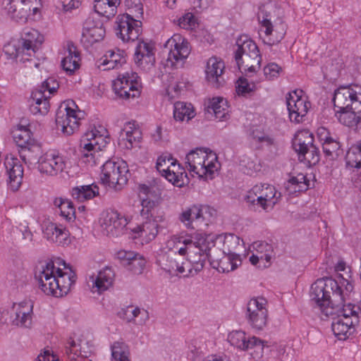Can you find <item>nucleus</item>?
<instances>
[{"label": "nucleus", "instance_id": "obj_1", "mask_svg": "<svg viewBox=\"0 0 361 361\" xmlns=\"http://www.w3.org/2000/svg\"><path fill=\"white\" fill-rule=\"evenodd\" d=\"M310 296L314 308L320 312L322 319L336 316L347 317L350 320L355 317L359 320V307L351 303L343 305L341 288L332 278L317 279L311 286Z\"/></svg>", "mask_w": 361, "mask_h": 361}, {"label": "nucleus", "instance_id": "obj_2", "mask_svg": "<svg viewBox=\"0 0 361 361\" xmlns=\"http://www.w3.org/2000/svg\"><path fill=\"white\" fill-rule=\"evenodd\" d=\"M61 264L68 271H63L60 268H56L54 262L49 261L42 265L35 272V278L39 282L40 288L47 295H53L56 297L66 295L75 281V274L69 264L59 259V264Z\"/></svg>", "mask_w": 361, "mask_h": 361}, {"label": "nucleus", "instance_id": "obj_3", "mask_svg": "<svg viewBox=\"0 0 361 361\" xmlns=\"http://www.w3.org/2000/svg\"><path fill=\"white\" fill-rule=\"evenodd\" d=\"M235 45L234 58L240 72L254 73L259 69L262 57L255 42L243 35L238 38Z\"/></svg>", "mask_w": 361, "mask_h": 361}, {"label": "nucleus", "instance_id": "obj_4", "mask_svg": "<svg viewBox=\"0 0 361 361\" xmlns=\"http://www.w3.org/2000/svg\"><path fill=\"white\" fill-rule=\"evenodd\" d=\"M97 133L96 130L87 132L80 140L81 159L90 166L102 164L106 158L102 149L107 144V137Z\"/></svg>", "mask_w": 361, "mask_h": 361}, {"label": "nucleus", "instance_id": "obj_5", "mask_svg": "<svg viewBox=\"0 0 361 361\" xmlns=\"http://www.w3.org/2000/svg\"><path fill=\"white\" fill-rule=\"evenodd\" d=\"M216 159V154L212 152L207 153L202 148H197L187 154L186 164L191 172L202 178L207 174L213 173L216 168V164L213 161Z\"/></svg>", "mask_w": 361, "mask_h": 361}, {"label": "nucleus", "instance_id": "obj_6", "mask_svg": "<svg viewBox=\"0 0 361 361\" xmlns=\"http://www.w3.org/2000/svg\"><path fill=\"white\" fill-rule=\"evenodd\" d=\"M101 180L104 184L119 190L127 183L128 169L126 162L108 160L102 165Z\"/></svg>", "mask_w": 361, "mask_h": 361}, {"label": "nucleus", "instance_id": "obj_7", "mask_svg": "<svg viewBox=\"0 0 361 361\" xmlns=\"http://www.w3.org/2000/svg\"><path fill=\"white\" fill-rule=\"evenodd\" d=\"M74 107L78 108L73 101H67L64 109H60L56 113V126L66 135H71L78 130L80 121L84 116L83 111L75 110Z\"/></svg>", "mask_w": 361, "mask_h": 361}, {"label": "nucleus", "instance_id": "obj_8", "mask_svg": "<svg viewBox=\"0 0 361 361\" xmlns=\"http://www.w3.org/2000/svg\"><path fill=\"white\" fill-rule=\"evenodd\" d=\"M165 51L168 53L167 63L171 66H182L190 53L188 40L180 34H174L164 44Z\"/></svg>", "mask_w": 361, "mask_h": 361}, {"label": "nucleus", "instance_id": "obj_9", "mask_svg": "<svg viewBox=\"0 0 361 361\" xmlns=\"http://www.w3.org/2000/svg\"><path fill=\"white\" fill-rule=\"evenodd\" d=\"M4 9L13 20L25 23L32 10L35 14L41 5L40 0H4Z\"/></svg>", "mask_w": 361, "mask_h": 361}, {"label": "nucleus", "instance_id": "obj_10", "mask_svg": "<svg viewBox=\"0 0 361 361\" xmlns=\"http://www.w3.org/2000/svg\"><path fill=\"white\" fill-rule=\"evenodd\" d=\"M277 191L273 185L262 184L255 185L245 195V200L250 205L260 207L267 210L269 207L273 208L276 204L274 197Z\"/></svg>", "mask_w": 361, "mask_h": 361}, {"label": "nucleus", "instance_id": "obj_11", "mask_svg": "<svg viewBox=\"0 0 361 361\" xmlns=\"http://www.w3.org/2000/svg\"><path fill=\"white\" fill-rule=\"evenodd\" d=\"M140 78L135 72L126 73L113 82L116 94L124 99L135 98L140 94Z\"/></svg>", "mask_w": 361, "mask_h": 361}, {"label": "nucleus", "instance_id": "obj_12", "mask_svg": "<svg viewBox=\"0 0 361 361\" xmlns=\"http://www.w3.org/2000/svg\"><path fill=\"white\" fill-rule=\"evenodd\" d=\"M127 224V219L113 209L104 212L100 220L102 233L111 238L122 235Z\"/></svg>", "mask_w": 361, "mask_h": 361}, {"label": "nucleus", "instance_id": "obj_13", "mask_svg": "<svg viewBox=\"0 0 361 361\" xmlns=\"http://www.w3.org/2000/svg\"><path fill=\"white\" fill-rule=\"evenodd\" d=\"M116 23V34L123 42H134L142 32L141 21L133 18L128 13L119 16Z\"/></svg>", "mask_w": 361, "mask_h": 361}, {"label": "nucleus", "instance_id": "obj_14", "mask_svg": "<svg viewBox=\"0 0 361 361\" xmlns=\"http://www.w3.org/2000/svg\"><path fill=\"white\" fill-rule=\"evenodd\" d=\"M267 301L263 298H252L247 305L246 317L252 328L262 330L267 322Z\"/></svg>", "mask_w": 361, "mask_h": 361}, {"label": "nucleus", "instance_id": "obj_15", "mask_svg": "<svg viewBox=\"0 0 361 361\" xmlns=\"http://www.w3.org/2000/svg\"><path fill=\"white\" fill-rule=\"evenodd\" d=\"M356 101L361 103V87L359 85L342 86L334 92L333 102L337 110L352 109Z\"/></svg>", "mask_w": 361, "mask_h": 361}, {"label": "nucleus", "instance_id": "obj_16", "mask_svg": "<svg viewBox=\"0 0 361 361\" xmlns=\"http://www.w3.org/2000/svg\"><path fill=\"white\" fill-rule=\"evenodd\" d=\"M302 90H295L286 97L287 109L291 121L300 123L307 114L310 102L302 98Z\"/></svg>", "mask_w": 361, "mask_h": 361}, {"label": "nucleus", "instance_id": "obj_17", "mask_svg": "<svg viewBox=\"0 0 361 361\" xmlns=\"http://www.w3.org/2000/svg\"><path fill=\"white\" fill-rule=\"evenodd\" d=\"M70 164L68 159L63 157L46 154L39 160L38 169L42 173L56 176L65 171Z\"/></svg>", "mask_w": 361, "mask_h": 361}, {"label": "nucleus", "instance_id": "obj_18", "mask_svg": "<svg viewBox=\"0 0 361 361\" xmlns=\"http://www.w3.org/2000/svg\"><path fill=\"white\" fill-rule=\"evenodd\" d=\"M33 303L31 300H25L14 303L12 307V323L13 325L30 328L32 321Z\"/></svg>", "mask_w": 361, "mask_h": 361}, {"label": "nucleus", "instance_id": "obj_19", "mask_svg": "<svg viewBox=\"0 0 361 361\" xmlns=\"http://www.w3.org/2000/svg\"><path fill=\"white\" fill-rule=\"evenodd\" d=\"M186 255H180L175 252H166L163 256V269L170 274H182L183 276H189L192 269L183 262Z\"/></svg>", "mask_w": 361, "mask_h": 361}, {"label": "nucleus", "instance_id": "obj_20", "mask_svg": "<svg viewBox=\"0 0 361 361\" xmlns=\"http://www.w3.org/2000/svg\"><path fill=\"white\" fill-rule=\"evenodd\" d=\"M221 245L222 246L221 248L222 255H232L235 257H239L238 252L244 248L243 240L232 233L219 235L216 238L214 248L217 250Z\"/></svg>", "mask_w": 361, "mask_h": 361}, {"label": "nucleus", "instance_id": "obj_21", "mask_svg": "<svg viewBox=\"0 0 361 361\" xmlns=\"http://www.w3.org/2000/svg\"><path fill=\"white\" fill-rule=\"evenodd\" d=\"M4 166L8 177V184L13 191L19 189L23 181V168L20 161L12 156H7Z\"/></svg>", "mask_w": 361, "mask_h": 361}, {"label": "nucleus", "instance_id": "obj_22", "mask_svg": "<svg viewBox=\"0 0 361 361\" xmlns=\"http://www.w3.org/2000/svg\"><path fill=\"white\" fill-rule=\"evenodd\" d=\"M222 255V257H219L216 248H213L212 253L209 254L212 266L219 272L228 273L235 269L241 264L239 257L228 255Z\"/></svg>", "mask_w": 361, "mask_h": 361}, {"label": "nucleus", "instance_id": "obj_23", "mask_svg": "<svg viewBox=\"0 0 361 361\" xmlns=\"http://www.w3.org/2000/svg\"><path fill=\"white\" fill-rule=\"evenodd\" d=\"M228 340L231 345L241 349L247 350L256 348L258 350L262 352L264 348L263 341L255 336L247 339L245 332L242 331H235L229 334Z\"/></svg>", "mask_w": 361, "mask_h": 361}, {"label": "nucleus", "instance_id": "obj_24", "mask_svg": "<svg viewBox=\"0 0 361 361\" xmlns=\"http://www.w3.org/2000/svg\"><path fill=\"white\" fill-rule=\"evenodd\" d=\"M153 49V47L149 43L140 42L135 52V63L144 70L152 68L155 63Z\"/></svg>", "mask_w": 361, "mask_h": 361}, {"label": "nucleus", "instance_id": "obj_25", "mask_svg": "<svg viewBox=\"0 0 361 361\" xmlns=\"http://www.w3.org/2000/svg\"><path fill=\"white\" fill-rule=\"evenodd\" d=\"M105 35V29L100 21L88 18L84 24L82 39L90 44L101 41Z\"/></svg>", "mask_w": 361, "mask_h": 361}, {"label": "nucleus", "instance_id": "obj_26", "mask_svg": "<svg viewBox=\"0 0 361 361\" xmlns=\"http://www.w3.org/2000/svg\"><path fill=\"white\" fill-rule=\"evenodd\" d=\"M224 69V63L221 59L216 57L210 58L205 71L207 80L214 87H219L224 82L222 77Z\"/></svg>", "mask_w": 361, "mask_h": 361}, {"label": "nucleus", "instance_id": "obj_27", "mask_svg": "<svg viewBox=\"0 0 361 361\" xmlns=\"http://www.w3.org/2000/svg\"><path fill=\"white\" fill-rule=\"evenodd\" d=\"M334 321L331 324L334 335L340 340H345L350 335L354 327L358 324V319L354 317L352 320L347 317H331Z\"/></svg>", "mask_w": 361, "mask_h": 361}, {"label": "nucleus", "instance_id": "obj_28", "mask_svg": "<svg viewBox=\"0 0 361 361\" xmlns=\"http://www.w3.org/2000/svg\"><path fill=\"white\" fill-rule=\"evenodd\" d=\"M43 233L47 240L59 245H64L68 242L69 232L62 226L49 222L43 227Z\"/></svg>", "mask_w": 361, "mask_h": 361}, {"label": "nucleus", "instance_id": "obj_29", "mask_svg": "<svg viewBox=\"0 0 361 361\" xmlns=\"http://www.w3.org/2000/svg\"><path fill=\"white\" fill-rule=\"evenodd\" d=\"M336 116L340 123L349 127L357 126L361 121V103L356 101L355 107L336 110Z\"/></svg>", "mask_w": 361, "mask_h": 361}, {"label": "nucleus", "instance_id": "obj_30", "mask_svg": "<svg viewBox=\"0 0 361 361\" xmlns=\"http://www.w3.org/2000/svg\"><path fill=\"white\" fill-rule=\"evenodd\" d=\"M65 54L61 61L62 68L67 74L72 75L80 68V52L73 43L68 42Z\"/></svg>", "mask_w": 361, "mask_h": 361}, {"label": "nucleus", "instance_id": "obj_31", "mask_svg": "<svg viewBox=\"0 0 361 361\" xmlns=\"http://www.w3.org/2000/svg\"><path fill=\"white\" fill-rule=\"evenodd\" d=\"M66 353L71 360L78 361V358L87 357L91 353V350L87 342L82 338L74 340L70 338L67 342Z\"/></svg>", "mask_w": 361, "mask_h": 361}, {"label": "nucleus", "instance_id": "obj_32", "mask_svg": "<svg viewBox=\"0 0 361 361\" xmlns=\"http://www.w3.org/2000/svg\"><path fill=\"white\" fill-rule=\"evenodd\" d=\"M269 27V30L267 31L266 27L262 29L261 31L264 32V34L262 37L264 43L271 46L278 44L283 39L286 32V26L281 20H279Z\"/></svg>", "mask_w": 361, "mask_h": 361}, {"label": "nucleus", "instance_id": "obj_33", "mask_svg": "<svg viewBox=\"0 0 361 361\" xmlns=\"http://www.w3.org/2000/svg\"><path fill=\"white\" fill-rule=\"evenodd\" d=\"M134 235L133 238H142V243H148L155 238L158 233V224L156 221L149 219L142 225L137 226L132 230Z\"/></svg>", "mask_w": 361, "mask_h": 361}, {"label": "nucleus", "instance_id": "obj_34", "mask_svg": "<svg viewBox=\"0 0 361 361\" xmlns=\"http://www.w3.org/2000/svg\"><path fill=\"white\" fill-rule=\"evenodd\" d=\"M22 47L27 51L35 52L44 41V37L35 29L25 28L21 35Z\"/></svg>", "mask_w": 361, "mask_h": 361}, {"label": "nucleus", "instance_id": "obj_35", "mask_svg": "<svg viewBox=\"0 0 361 361\" xmlns=\"http://www.w3.org/2000/svg\"><path fill=\"white\" fill-rule=\"evenodd\" d=\"M93 283L92 288L101 293L108 290L114 280V272L110 267H105L100 270L96 276L91 277Z\"/></svg>", "mask_w": 361, "mask_h": 361}, {"label": "nucleus", "instance_id": "obj_36", "mask_svg": "<svg viewBox=\"0 0 361 361\" xmlns=\"http://www.w3.org/2000/svg\"><path fill=\"white\" fill-rule=\"evenodd\" d=\"M124 54V51L120 49L107 51L100 59L98 67H103L104 70H111L122 66L126 63Z\"/></svg>", "mask_w": 361, "mask_h": 361}, {"label": "nucleus", "instance_id": "obj_37", "mask_svg": "<svg viewBox=\"0 0 361 361\" xmlns=\"http://www.w3.org/2000/svg\"><path fill=\"white\" fill-rule=\"evenodd\" d=\"M314 136L307 130L298 131L293 139L292 145L301 159V154H305L307 150L313 145Z\"/></svg>", "mask_w": 361, "mask_h": 361}, {"label": "nucleus", "instance_id": "obj_38", "mask_svg": "<svg viewBox=\"0 0 361 361\" xmlns=\"http://www.w3.org/2000/svg\"><path fill=\"white\" fill-rule=\"evenodd\" d=\"M48 97L42 90H38L32 92L30 111L34 115H46L49 112V102Z\"/></svg>", "mask_w": 361, "mask_h": 361}, {"label": "nucleus", "instance_id": "obj_39", "mask_svg": "<svg viewBox=\"0 0 361 361\" xmlns=\"http://www.w3.org/2000/svg\"><path fill=\"white\" fill-rule=\"evenodd\" d=\"M120 137L122 142H126L124 143L125 147L128 149H131L133 147L134 144L140 142L141 132L134 123L128 122L121 130Z\"/></svg>", "mask_w": 361, "mask_h": 361}, {"label": "nucleus", "instance_id": "obj_40", "mask_svg": "<svg viewBox=\"0 0 361 361\" xmlns=\"http://www.w3.org/2000/svg\"><path fill=\"white\" fill-rule=\"evenodd\" d=\"M42 154V148L39 144L37 142L25 145L20 148L19 154L21 159L26 164H32L37 162L40 159Z\"/></svg>", "mask_w": 361, "mask_h": 361}, {"label": "nucleus", "instance_id": "obj_41", "mask_svg": "<svg viewBox=\"0 0 361 361\" xmlns=\"http://www.w3.org/2000/svg\"><path fill=\"white\" fill-rule=\"evenodd\" d=\"M207 111L209 114H213L219 121L226 120L229 118L227 101L222 97L211 99L207 106Z\"/></svg>", "mask_w": 361, "mask_h": 361}, {"label": "nucleus", "instance_id": "obj_42", "mask_svg": "<svg viewBox=\"0 0 361 361\" xmlns=\"http://www.w3.org/2000/svg\"><path fill=\"white\" fill-rule=\"evenodd\" d=\"M120 3V0H94V8L99 15L110 18L116 13Z\"/></svg>", "mask_w": 361, "mask_h": 361}, {"label": "nucleus", "instance_id": "obj_43", "mask_svg": "<svg viewBox=\"0 0 361 361\" xmlns=\"http://www.w3.org/2000/svg\"><path fill=\"white\" fill-rule=\"evenodd\" d=\"M98 195L99 188L95 184L78 186L72 190L73 198L79 202L91 200Z\"/></svg>", "mask_w": 361, "mask_h": 361}, {"label": "nucleus", "instance_id": "obj_44", "mask_svg": "<svg viewBox=\"0 0 361 361\" xmlns=\"http://www.w3.org/2000/svg\"><path fill=\"white\" fill-rule=\"evenodd\" d=\"M276 11V6L271 3L264 4L259 7L257 18L261 25V30L267 27V30H269L270 27L269 26L273 24L272 19L275 16Z\"/></svg>", "mask_w": 361, "mask_h": 361}, {"label": "nucleus", "instance_id": "obj_45", "mask_svg": "<svg viewBox=\"0 0 361 361\" xmlns=\"http://www.w3.org/2000/svg\"><path fill=\"white\" fill-rule=\"evenodd\" d=\"M318 135L320 140L322 142L324 153L328 157L333 156L340 148L339 142L330 137L325 128L319 129Z\"/></svg>", "mask_w": 361, "mask_h": 361}, {"label": "nucleus", "instance_id": "obj_46", "mask_svg": "<svg viewBox=\"0 0 361 361\" xmlns=\"http://www.w3.org/2000/svg\"><path fill=\"white\" fill-rule=\"evenodd\" d=\"M195 116L193 106L191 104L177 102L174 104L173 117L175 120L183 121L185 118L190 120Z\"/></svg>", "mask_w": 361, "mask_h": 361}, {"label": "nucleus", "instance_id": "obj_47", "mask_svg": "<svg viewBox=\"0 0 361 361\" xmlns=\"http://www.w3.org/2000/svg\"><path fill=\"white\" fill-rule=\"evenodd\" d=\"M309 188V180L303 173H298L291 177L286 185V188L289 193L305 191Z\"/></svg>", "mask_w": 361, "mask_h": 361}, {"label": "nucleus", "instance_id": "obj_48", "mask_svg": "<svg viewBox=\"0 0 361 361\" xmlns=\"http://www.w3.org/2000/svg\"><path fill=\"white\" fill-rule=\"evenodd\" d=\"M213 249L208 250L207 255H193L188 256L187 262H185V268L187 264L192 269L191 273L189 275H195L200 272L204 267V262L207 258L209 259V254L212 253Z\"/></svg>", "mask_w": 361, "mask_h": 361}, {"label": "nucleus", "instance_id": "obj_49", "mask_svg": "<svg viewBox=\"0 0 361 361\" xmlns=\"http://www.w3.org/2000/svg\"><path fill=\"white\" fill-rule=\"evenodd\" d=\"M111 361H130L129 360V348L127 344L123 341L114 342L111 347Z\"/></svg>", "mask_w": 361, "mask_h": 361}, {"label": "nucleus", "instance_id": "obj_50", "mask_svg": "<svg viewBox=\"0 0 361 361\" xmlns=\"http://www.w3.org/2000/svg\"><path fill=\"white\" fill-rule=\"evenodd\" d=\"M32 133L27 128L20 126L13 131V140L16 145L20 148L25 145L36 142L31 137Z\"/></svg>", "mask_w": 361, "mask_h": 361}, {"label": "nucleus", "instance_id": "obj_51", "mask_svg": "<svg viewBox=\"0 0 361 361\" xmlns=\"http://www.w3.org/2000/svg\"><path fill=\"white\" fill-rule=\"evenodd\" d=\"M252 247L257 251V255H262L265 257V262L260 264V267H268L271 264V259L273 255V248L271 245L264 242L257 241L253 243Z\"/></svg>", "mask_w": 361, "mask_h": 361}, {"label": "nucleus", "instance_id": "obj_52", "mask_svg": "<svg viewBox=\"0 0 361 361\" xmlns=\"http://www.w3.org/2000/svg\"><path fill=\"white\" fill-rule=\"evenodd\" d=\"M348 166L354 168L361 167V141L353 145L345 155Z\"/></svg>", "mask_w": 361, "mask_h": 361}, {"label": "nucleus", "instance_id": "obj_53", "mask_svg": "<svg viewBox=\"0 0 361 361\" xmlns=\"http://www.w3.org/2000/svg\"><path fill=\"white\" fill-rule=\"evenodd\" d=\"M191 214H194L197 218L198 217L197 204H192L183 209L178 216L179 221L188 229H194L193 219L191 217Z\"/></svg>", "mask_w": 361, "mask_h": 361}, {"label": "nucleus", "instance_id": "obj_54", "mask_svg": "<svg viewBox=\"0 0 361 361\" xmlns=\"http://www.w3.org/2000/svg\"><path fill=\"white\" fill-rule=\"evenodd\" d=\"M125 314L128 322L135 320V318L140 316V319L136 322L138 325H143L149 318L148 312L139 307L133 308L132 306L127 307L125 310Z\"/></svg>", "mask_w": 361, "mask_h": 361}, {"label": "nucleus", "instance_id": "obj_55", "mask_svg": "<svg viewBox=\"0 0 361 361\" xmlns=\"http://www.w3.org/2000/svg\"><path fill=\"white\" fill-rule=\"evenodd\" d=\"M166 170V172H163L161 174L166 180L178 187H181L184 185V178L187 177V173L185 171H175L174 169H171L169 166H167Z\"/></svg>", "mask_w": 361, "mask_h": 361}, {"label": "nucleus", "instance_id": "obj_56", "mask_svg": "<svg viewBox=\"0 0 361 361\" xmlns=\"http://www.w3.org/2000/svg\"><path fill=\"white\" fill-rule=\"evenodd\" d=\"M198 216H200V224L208 226L214 219L216 215V211L208 206L197 204Z\"/></svg>", "mask_w": 361, "mask_h": 361}, {"label": "nucleus", "instance_id": "obj_57", "mask_svg": "<svg viewBox=\"0 0 361 361\" xmlns=\"http://www.w3.org/2000/svg\"><path fill=\"white\" fill-rule=\"evenodd\" d=\"M185 238L183 236H173L166 242L168 252H175L180 255H186L185 249Z\"/></svg>", "mask_w": 361, "mask_h": 361}, {"label": "nucleus", "instance_id": "obj_58", "mask_svg": "<svg viewBox=\"0 0 361 361\" xmlns=\"http://www.w3.org/2000/svg\"><path fill=\"white\" fill-rule=\"evenodd\" d=\"M169 84L166 85V91L169 96L175 97L178 95L180 90L185 87V84L179 82L173 75H168Z\"/></svg>", "mask_w": 361, "mask_h": 361}, {"label": "nucleus", "instance_id": "obj_59", "mask_svg": "<svg viewBox=\"0 0 361 361\" xmlns=\"http://www.w3.org/2000/svg\"><path fill=\"white\" fill-rule=\"evenodd\" d=\"M125 5L133 18H139L142 16L143 8L140 0H126Z\"/></svg>", "mask_w": 361, "mask_h": 361}, {"label": "nucleus", "instance_id": "obj_60", "mask_svg": "<svg viewBox=\"0 0 361 361\" xmlns=\"http://www.w3.org/2000/svg\"><path fill=\"white\" fill-rule=\"evenodd\" d=\"M176 162L177 161L170 155H161L157 159L156 167L157 171L161 173L166 172L167 166H169L170 168H176Z\"/></svg>", "mask_w": 361, "mask_h": 361}, {"label": "nucleus", "instance_id": "obj_61", "mask_svg": "<svg viewBox=\"0 0 361 361\" xmlns=\"http://www.w3.org/2000/svg\"><path fill=\"white\" fill-rule=\"evenodd\" d=\"M54 204L55 207H58L60 209V212L66 213L65 209H67V216H71V215L75 214V208L73 204L71 201L67 199H62L61 197H57L54 201Z\"/></svg>", "mask_w": 361, "mask_h": 361}, {"label": "nucleus", "instance_id": "obj_62", "mask_svg": "<svg viewBox=\"0 0 361 361\" xmlns=\"http://www.w3.org/2000/svg\"><path fill=\"white\" fill-rule=\"evenodd\" d=\"M302 161H306L310 165H315L319 161V151L314 145H312L305 152V154H301Z\"/></svg>", "mask_w": 361, "mask_h": 361}, {"label": "nucleus", "instance_id": "obj_63", "mask_svg": "<svg viewBox=\"0 0 361 361\" xmlns=\"http://www.w3.org/2000/svg\"><path fill=\"white\" fill-rule=\"evenodd\" d=\"M141 205L142 209L140 211V214L145 218L148 219L149 216H152V211L156 207L157 201L150 199L149 197H141Z\"/></svg>", "mask_w": 361, "mask_h": 361}, {"label": "nucleus", "instance_id": "obj_64", "mask_svg": "<svg viewBox=\"0 0 361 361\" xmlns=\"http://www.w3.org/2000/svg\"><path fill=\"white\" fill-rule=\"evenodd\" d=\"M140 196L143 195L145 197H149L154 200H157L161 195L159 188L152 186L149 187L145 184L139 186Z\"/></svg>", "mask_w": 361, "mask_h": 361}]
</instances>
